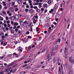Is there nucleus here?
<instances>
[{
    "label": "nucleus",
    "mask_w": 74,
    "mask_h": 74,
    "mask_svg": "<svg viewBox=\"0 0 74 74\" xmlns=\"http://www.w3.org/2000/svg\"><path fill=\"white\" fill-rule=\"evenodd\" d=\"M56 38V36H53V37L52 38V40H55Z\"/></svg>",
    "instance_id": "18"
},
{
    "label": "nucleus",
    "mask_w": 74,
    "mask_h": 74,
    "mask_svg": "<svg viewBox=\"0 0 74 74\" xmlns=\"http://www.w3.org/2000/svg\"><path fill=\"white\" fill-rule=\"evenodd\" d=\"M7 26L8 27H10L11 26V25H10V24H8L7 25Z\"/></svg>",
    "instance_id": "42"
},
{
    "label": "nucleus",
    "mask_w": 74,
    "mask_h": 74,
    "mask_svg": "<svg viewBox=\"0 0 74 74\" xmlns=\"http://www.w3.org/2000/svg\"><path fill=\"white\" fill-rule=\"evenodd\" d=\"M10 69L9 68H8V69H5V72H9V71H10Z\"/></svg>",
    "instance_id": "8"
},
{
    "label": "nucleus",
    "mask_w": 74,
    "mask_h": 74,
    "mask_svg": "<svg viewBox=\"0 0 74 74\" xmlns=\"http://www.w3.org/2000/svg\"><path fill=\"white\" fill-rule=\"evenodd\" d=\"M13 29V27H12L11 26L10 27V28H9V29L10 30H12V29Z\"/></svg>",
    "instance_id": "41"
},
{
    "label": "nucleus",
    "mask_w": 74,
    "mask_h": 74,
    "mask_svg": "<svg viewBox=\"0 0 74 74\" xmlns=\"http://www.w3.org/2000/svg\"><path fill=\"white\" fill-rule=\"evenodd\" d=\"M33 1H36V2H39V0H33Z\"/></svg>",
    "instance_id": "50"
},
{
    "label": "nucleus",
    "mask_w": 74,
    "mask_h": 74,
    "mask_svg": "<svg viewBox=\"0 0 74 74\" xmlns=\"http://www.w3.org/2000/svg\"><path fill=\"white\" fill-rule=\"evenodd\" d=\"M16 62L15 61H14V62H12V63H11V64H12V65H13V64H15V63Z\"/></svg>",
    "instance_id": "47"
},
{
    "label": "nucleus",
    "mask_w": 74,
    "mask_h": 74,
    "mask_svg": "<svg viewBox=\"0 0 74 74\" xmlns=\"http://www.w3.org/2000/svg\"><path fill=\"white\" fill-rule=\"evenodd\" d=\"M31 48H32V47L30 46L29 47H28V49L27 50V51H30V49H31Z\"/></svg>",
    "instance_id": "30"
},
{
    "label": "nucleus",
    "mask_w": 74,
    "mask_h": 74,
    "mask_svg": "<svg viewBox=\"0 0 74 74\" xmlns=\"http://www.w3.org/2000/svg\"><path fill=\"white\" fill-rule=\"evenodd\" d=\"M55 55V52H53L52 53V54H51V56H53V55Z\"/></svg>",
    "instance_id": "56"
},
{
    "label": "nucleus",
    "mask_w": 74,
    "mask_h": 74,
    "mask_svg": "<svg viewBox=\"0 0 74 74\" xmlns=\"http://www.w3.org/2000/svg\"><path fill=\"white\" fill-rule=\"evenodd\" d=\"M74 59H71V57H69V60L70 62H71V63H73V61H74Z\"/></svg>",
    "instance_id": "3"
},
{
    "label": "nucleus",
    "mask_w": 74,
    "mask_h": 74,
    "mask_svg": "<svg viewBox=\"0 0 74 74\" xmlns=\"http://www.w3.org/2000/svg\"><path fill=\"white\" fill-rule=\"evenodd\" d=\"M19 14H18V15H16L15 16V18L16 19H19Z\"/></svg>",
    "instance_id": "12"
},
{
    "label": "nucleus",
    "mask_w": 74,
    "mask_h": 74,
    "mask_svg": "<svg viewBox=\"0 0 74 74\" xmlns=\"http://www.w3.org/2000/svg\"><path fill=\"white\" fill-rule=\"evenodd\" d=\"M16 28V26H14L13 27V29H15Z\"/></svg>",
    "instance_id": "60"
},
{
    "label": "nucleus",
    "mask_w": 74,
    "mask_h": 74,
    "mask_svg": "<svg viewBox=\"0 0 74 74\" xmlns=\"http://www.w3.org/2000/svg\"><path fill=\"white\" fill-rule=\"evenodd\" d=\"M17 2L18 4H21L22 2V0H18L17 1Z\"/></svg>",
    "instance_id": "10"
},
{
    "label": "nucleus",
    "mask_w": 74,
    "mask_h": 74,
    "mask_svg": "<svg viewBox=\"0 0 74 74\" xmlns=\"http://www.w3.org/2000/svg\"><path fill=\"white\" fill-rule=\"evenodd\" d=\"M7 44V42H5L4 44L3 45V46H5Z\"/></svg>",
    "instance_id": "37"
},
{
    "label": "nucleus",
    "mask_w": 74,
    "mask_h": 74,
    "mask_svg": "<svg viewBox=\"0 0 74 74\" xmlns=\"http://www.w3.org/2000/svg\"><path fill=\"white\" fill-rule=\"evenodd\" d=\"M2 8H3L2 5H1V4H0V10H1Z\"/></svg>",
    "instance_id": "52"
},
{
    "label": "nucleus",
    "mask_w": 74,
    "mask_h": 74,
    "mask_svg": "<svg viewBox=\"0 0 74 74\" xmlns=\"http://www.w3.org/2000/svg\"><path fill=\"white\" fill-rule=\"evenodd\" d=\"M17 29H20V26L18 25L17 27Z\"/></svg>",
    "instance_id": "61"
},
{
    "label": "nucleus",
    "mask_w": 74,
    "mask_h": 74,
    "mask_svg": "<svg viewBox=\"0 0 74 74\" xmlns=\"http://www.w3.org/2000/svg\"><path fill=\"white\" fill-rule=\"evenodd\" d=\"M10 23V20H8L6 22V23H7V24H9V23Z\"/></svg>",
    "instance_id": "34"
},
{
    "label": "nucleus",
    "mask_w": 74,
    "mask_h": 74,
    "mask_svg": "<svg viewBox=\"0 0 74 74\" xmlns=\"http://www.w3.org/2000/svg\"><path fill=\"white\" fill-rule=\"evenodd\" d=\"M47 58L49 60V59H51V57L49 56V54H48L47 56Z\"/></svg>",
    "instance_id": "11"
},
{
    "label": "nucleus",
    "mask_w": 74,
    "mask_h": 74,
    "mask_svg": "<svg viewBox=\"0 0 74 74\" xmlns=\"http://www.w3.org/2000/svg\"><path fill=\"white\" fill-rule=\"evenodd\" d=\"M28 1L29 3H32V1L31 0H28Z\"/></svg>",
    "instance_id": "35"
},
{
    "label": "nucleus",
    "mask_w": 74,
    "mask_h": 74,
    "mask_svg": "<svg viewBox=\"0 0 74 74\" xmlns=\"http://www.w3.org/2000/svg\"><path fill=\"white\" fill-rule=\"evenodd\" d=\"M7 25L6 23H5L4 24V27H7Z\"/></svg>",
    "instance_id": "45"
},
{
    "label": "nucleus",
    "mask_w": 74,
    "mask_h": 74,
    "mask_svg": "<svg viewBox=\"0 0 74 74\" xmlns=\"http://www.w3.org/2000/svg\"><path fill=\"white\" fill-rule=\"evenodd\" d=\"M59 72H60L61 73H62V72H61V68L60 67L59 68Z\"/></svg>",
    "instance_id": "32"
},
{
    "label": "nucleus",
    "mask_w": 74,
    "mask_h": 74,
    "mask_svg": "<svg viewBox=\"0 0 74 74\" xmlns=\"http://www.w3.org/2000/svg\"><path fill=\"white\" fill-rule=\"evenodd\" d=\"M15 32H18V29L17 28H16L15 29Z\"/></svg>",
    "instance_id": "58"
},
{
    "label": "nucleus",
    "mask_w": 74,
    "mask_h": 74,
    "mask_svg": "<svg viewBox=\"0 0 74 74\" xmlns=\"http://www.w3.org/2000/svg\"><path fill=\"white\" fill-rule=\"evenodd\" d=\"M30 6H29V5H27L26 6V7L27 8H29Z\"/></svg>",
    "instance_id": "63"
},
{
    "label": "nucleus",
    "mask_w": 74,
    "mask_h": 74,
    "mask_svg": "<svg viewBox=\"0 0 74 74\" xmlns=\"http://www.w3.org/2000/svg\"><path fill=\"white\" fill-rule=\"evenodd\" d=\"M61 40L60 39H59L57 40V41L55 43V44H57V42L59 43L60 42Z\"/></svg>",
    "instance_id": "9"
},
{
    "label": "nucleus",
    "mask_w": 74,
    "mask_h": 74,
    "mask_svg": "<svg viewBox=\"0 0 74 74\" xmlns=\"http://www.w3.org/2000/svg\"><path fill=\"white\" fill-rule=\"evenodd\" d=\"M8 57H9V58H10V57H11V56H12V54L8 55Z\"/></svg>",
    "instance_id": "44"
},
{
    "label": "nucleus",
    "mask_w": 74,
    "mask_h": 74,
    "mask_svg": "<svg viewBox=\"0 0 74 74\" xmlns=\"http://www.w3.org/2000/svg\"><path fill=\"white\" fill-rule=\"evenodd\" d=\"M28 38H32V37L30 36H28Z\"/></svg>",
    "instance_id": "64"
},
{
    "label": "nucleus",
    "mask_w": 74,
    "mask_h": 74,
    "mask_svg": "<svg viewBox=\"0 0 74 74\" xmlns=\"http://www.w3.org/2000/svg\"><path fill=\"white\" fill-rule=\"evenodd\" d=\"M4 9H5V10H7V7L5 6L4 7Z\"/></svg>",
    "instance_id": "62"
},
{
    "label": "nucleus",
    "mask_w": 74,
    "mask_h": 74,
    "mask_svg": "<svg viewBox=\"0 0 74 74\" xmlns=\"http://www.w3.org/2000/svg\"><path fill=\"white\" fill-rule=\"evenodd\" d=\"M2 12V14H6V12L4 11H3Z\"/></svg>",
    "instance_id": "36"
},
{
    "label": "nucleus",
    "mask_w": 74,
    "mask_h": 74,
    "mask_svg": "<svg viewBox=\"0 0 74 74\" xmlns=\"http://www.w3.org/2000/svg\"><path fill=\"white\" fill-rule=\"evenodd\" d=\"M18 49L20 52H22L23 49L22 47H19L18 48Z\"/></svg>",
    "instance_id": "5"
},
{
    "label": "nucleus",
    "mask_w": 74,
    "mask_h": 74,
    "mask_svg": "<svg viewBox=\"0 0 74 74\" xmlns=\"http://www.w3.org/2000/svg\"><path fill=\"white\" fill-rule=\"evenodd\" d=\"M19 25V24L18 23L15 22L13 24L14 26H18Z\"/></svg>",
    "instance_id": "13"
},
{
    "label": "nucleus",
    "mask_w": 74,
    "mask_h": 74,
    "mask_svg": "<svg viewBox=\"0 0 74 74\" xmlns=\"http://www.w3.org/2000/svg\"><path fill=\"white\" fill-rule=\"evenodd\" d=\"M16 69H15L13 71V73H15L16 71Z\"/></svg>",
    "instance_id": "59"
},
{
    "label": "nucleus",
    "mask_w": 74,
    "mask_h": 74,
    "mask_svg": "<svg viewBox=\"0 0 74 74\" xmlns=\"http://www.w3.org/2000/svg\"><path fill=\"white\" fill-rule=\"evenodd\" d=\"M29 11L31 13H32L33 12V10L32 9H29Z\"/></svg>",
    "instance_id": "16"
},
{
    "label": "nucleus",
    "mask_w": 74,
    "mask_h": 74,
    "mask_svg": "<svg viewBox=\"0 0 74 74\" xmlns=\"http://www.w3.org/2000/svg\"><path fill=\"white\" fill-rule=\"evenodd\" d=\"M26 27H29V25H28V23H27L26 24Z\"/></svg>",
    "instance_id": "40"
},
{
    "label": "nucleus",
    "mask_w": 74,
    "mask_h": 74,
    "mask_svg": "<svg viewBox=\"0 0 74 74\" xmlns=\"http://www.w3.org/2000/svg\"><path fill=\"white\" fill-rule=\"evenodd\" d=\"M12 5H15V3L14 2H12Z\"/></svg>",
    "instance_id": "57"
},
{
    "label": "nucleus",
    "mask_w": 74,
    "mask_h": 74,
    "mask_svg": "<svg viewBox=\"0 0 74 74\" xmlns=\"http://www.w3.org/2000/svg\"><path fill=\"white\" fill-rule=\"evenodd\" d=\"M29 11V10L27 9H25V12H28V11Z\"/></svg>",
    "instance_id": "49"
},
{
    "label": "nucleus",
    "mask_w": 74,
    "mask_h": 74,
    "mask_svg": "<svg viewBox=\"0 0 74 74\" xmlns=\"http://www.w3.org/2000/svg\"><path fill=\"white\" fill-rule=\"evenodd\" d=\"M56 58H54L53 59V63H55V62H56Z\"/></svg>",
    "instance_id": "29"
},
{
    "label": "nucleus",
    "mask_w": 74,
    "mask_h": 74,
    "mask_svg": "<svg viewBox=\"0 0 74 74\" xmlns=\"http://www.w3.org/2000/svg\"><path fill=\"white\" fill-rule=\"evenodd\" d=\"M20 23L21 25H23V22L22 21V20H20Z\"/></svg>",
    "instance_id": "27"
},
{
    "label": "nucleus",
    "mask_w": 74,
    "mask_h": 74,
    "mask_svg": "<svg viewBox=\"0 0 74 74\" xmlns=\"http://www.w3.org/2000/svg\"><path fill=\"white\" fill-rule=\"evenodd\" d=\"M10 32L11 33H12V34L14 33H15V32L14 31L12 30H10Z\"/></svg>",
    "instance_id": "25"
},
{
    "label": "nucleus",
    "mask_w": 74,
    "mask_h": 74,
    "mask_svg": "<svg viewBox=\"0 0 74 74\" xmlns=\"http://www.w3.org/2000/svg\"><path fill=\"white\" fill-rule=\"evenodd\" d=\"M5 29L6 30H9V28L7 27H6L5 28Z\"/></svg>",
    "instance_id": "53"
},
{
    "label": "nucleus",
    "mask_w": 74,
    "mask_h": 74,
    "mask_svg": "<svg viewBox=\"0 0 74 74\" xmlns=\"http://www.w3.org/2000/svg\"><path fill=\"white\" fill-rule=\"evenodd\" d=\"M36 32H38L40 30V28L38 27H37L36 28Z\"/></svg>",
    "instance_id": "21"
},
{
    "label": "nucleus",
    "mask_w": 74,
    "mask_h": 74,
    "mask_svg": "<svg viewBox=\"0 0 74 74\" xmlns=\"http://www.w3.org/2000/svg\"><path fill=\"white\" fill-rule=\"evenodd\" d=\"M0 34L1 35V36H3V35H4V34H3V33H2V32H1L0 33Z\"/></svg>",
    "instance_id": "51"
},
{
    "label": "nucleus",
    "mask_w": 74,
    "mask_h": 74,
    "mask_svg": "<svg viewBox=\"0 0 74 74\" xmlns=\"http://www.w3.org/2000/svg\"><path fill=\"white\" fill-rule=\"evenodd\" d=\"M5 19L6 21H8L9 20V18L7 16H6Z\"/></svg>",
    "instance_id": "24"
},
{
    "label": "nucleus",
    "mask_w": 74,
    "mask_h": 74,
    "mask_svg": "<svg viewBox=\"0 0 74 74\" xmlns=\"http://www.w3.org/2000/svg\"><path fill=\"white\" fill-rule=\"evenodd\" d=\"M5 57V55H4L3 56L0 57V59H2L3 58H4Z\"/></svg>",
    "instance_id": "23"
},
{
    "label": "nucleus",
    "mask_w": 74,
    "mask_h": 74,
    "mask_svg": "<svg viewBox=\"0 0 74 74\" xmlns=\"http://www.w3.org/2000/svg\"><path fill=\"white\" fill-rule=\"evenodd\" d=\"M29 60L27 61H25L24 62V63H28V62H29Z\"/></svg>",
    "instance_id": "54"
},
{
    "label": "nucleus",
    "mask_w": 74,
    "mask_h": 74,
    "mask_svg": "<svg viewBox=\"0 0 74 74\" xmlns=\"http://www.w3.org/2000/svg\"><path fill=\"white\" fill-rule=\"evenodd\" d=\"M18 33L19 34L21 35L22 34V32H21L20 30H18Z\"/></svg>",
    "instance_id": "22"
},
{
    "label": "nucleus",
    "mask_w": 74,
    "mask_h": 74,
    "mask_svg": "<svg viewBox=\"0 0 74 74\" xmlns=\"http://www.w3.org/2000/svg\"><path fill=\"white\" fill-rule=\"evenodd\" d=\"M43 5L44 7H47V4H44Z\"/></svg>",
    "instance_id": "31"
},
{
    "label": "nucleus",
    "mask_w": 74,
    "mask_h": 74,
    "mask_svg": "<svg viewBox=\"0 0 74 74\" xmlns=\"http://www.w3.org/2000/svg\"><path fill=\"white\" fill-rule=\"evenodd\" d=\"M31 68V66H29L27 67L25 69H30V68Z\"/></svg>",
    "instance_id": "28"
},
{
    "label": "nucleus",
    "mask_w": 74,
    "mask_h": 74,
    "mask_svg": "<svg viewBox=\"0 0 74 74\" xmlns=\"http://www.w3.org/2000/svg\"><path fill=\"white\" fill-rule=\"evenodd\" d=\"M73 73V71L71 69H70L69 71V72L68 73V74H72Z\"/></svg>",
    "instance_id": "7"
},
{
    "label": "nucleus",
    "mask_w": 74,
    "mask_h": 74,
    "mask_svg": "<svg viewBox=\"0 0 74 74\" xmlns=\"http://www.w3.org/2000/svg\"><path fill=\"white\" fill-rule=\"evenodd\" d=\"M2 3L3 4V5L4 6H6V5H6V4L5 3V2L4 1H3L2 2Z\"/></svg>",
    "instance_id": "20"
},
{
    "label": "nucleus",
    "mask_w": 74,
    "mask_h": 74,
    "mask_svg": "<svg viewBox=\"0 0 74 74\" xmlns=\"http://www.w3.org/2000/svg\"><path fill=\"white\" fill-rule=\"evenodd\" d=\"M42 3H39V8H41L42 7Z\"/></svg>",
    "instance_id": "14"
},
{
    "label": "nucleus",
    "mask_w": 74,
    "mask_h": 74,
    "mask_svg": "<svg viewBox=\"0 0 74 74\" xmlns=\"http://www.w3.org/2000/svg\"><path fill=\"white\" fill-rule=\"evenodd\" d=\"M53 9H51V11H49V12L50 13V14L52 13V12H53Z\"/></svg>",
    "instance_id": "26"
},
{
    "label": "nucleus",
    "mask_w": 74,
    "mask_h": 74,
    "mask_svg": "<svg viewBox=\"0 0 74 74\" xmlns=\"http://www.w3.org/2000/svg\"><path fill=\"white\" fill-rule=\"evenodd\" d=\"M4 72H5V71H3L2 72H1L0 73V74H4Z\"/></svg>",
    "instance_id": "48"
},
{
    "label": "nucleus",
    "mask_w": 74,
    "mask_h": 74,
    "mask_svg": "<svg viewBox=\"0 0 74 74\" xmlns=\"http://www.w3.org/2000/svg\"><path fill=\"white\" fill-rule=\"evenodd\" d=\"M34 59V58L29 59L28 62H30L31 60H33Z\"/></svg>",
    "instance_id": "39"
},
{
    "label": "nucleus",
    "mask_w": 74,
    "mask_h": 74,
    "mask_svg": "<svg viewBox=\"0 0 74 74\" xmlns=\"http://www.w3.org/2000/svg\"><path fill=\"white\" fill-rule=\"evenodd\" d=\"M56 58L57 63H58L59 62V58L57 57Z\"/></svg>",
    "instance_id": "17"
},
{
    "label": "nucleus",
    "mask_w": 74,
    "mask_h": 74,
    "mask_svg": "<svg viewBox=\"0 0 74 74\" xmlns=\"http://www.w3.org/2000/svg\"><path fill=\"white\" fill-rule=\"evenodd\" d=\"M5 41V40L4 39H3L2 40H0V42H1V44L2 45H3L4 44V42Z\"/></svg>",
    "instance_id": "6"
},
{
    "label": "nucleus",
    "mask_w": 74,
    "mask_h": 74,
    "mask_svg": "<svg viewBox=\"0 0 74 74\" xmlns=\"http://www.w3.org/2000/svg\"><path fill=\"white\" fill-rule=\"evenodd\" d=\"M14 19H15V17H14V16H12L11 17V20L12 21H14Z\"/></svg>",
    "instance_id": "15"
},
{
    "label": "nucleus",
    "mask_w": 74,
    "mask_h": 74,
    "mask_svg": "<svg viewBox=\"0 0 74 74\" xmlns=\"http://www.w3.org/2000/svg\"><path fill=\"white\" fill-rule=\"evenodd\" d=\"M36 11L37 12H40V9H36Z\"/></svg>",
    "instance_id": "38"
},
{
    "label": "nucleus",
    "mask_w": 74,
    "mask_h": 74,
    "mask_svg": "<svg viewBox=\"0 0 74 74\" xmlns=\"http://www.w3.org/2000/svg\"><path fill=\"white\" fill-rule=\"evenodd\" d=\"M3 20L4 18H3V17H2V18L0 19V21H3Z\"/></svg>",
    "instance_id": "46"
},
{
    "label": "nucleus",
    "mask_w": 74,
    "mask_h": 74,
    "mask_svg": "<svg viewBox=\"0 0 74 74\" xmlns=\"http://www.w3.org/2000/svg\"><path fill=\"white\" fill-rule=\"evenodd\" d=\"M9 10L10 11H12V12H14V8L12 7H11L10 8H9Z\"/></svg>",
    "instance_id": "4"
},
{
    "label": "nucleus",
    "mask_w": 74,
    "mask_h": 74,
    "mask_svg": "<svg viewBox=\"0 0 74 74\" xmlns=\"http://www.w3.org/2000/svg\"><path fill=\"white\" fill-rule=\"evenodd\" d=\"M58 45H56L55 48V50H56V49L58 48Z\"/></svg>",
    "instance_id": "33"
},
{
    "label": "nucleus",
    "mask_w": 74,
    "mask_h": 74,
    "mask_svg": "<svg viewBox=\"0 0 74 74\" xmlns=\"http://www.w3.org/2000/svg\"><path fill=\"white\" fill-rule=\"evenodd\" d=\"M33 26V23H31L30 25V27H32ZM30 30L31 31L32 33L33 32V29H32V27H31V29Z\"/></svg>",
    "instance_id": "2"
},
{
    "label": "nucleus",
    "mask_w": 74,
    "mask_h": 74,
    "mask_svg": "<svg viewBox=\"0 0 74 74\" xmlns=\"http://www.w3.org/2000/svg\"><path fill=\"white\" fill-rule=\"evenodd\" d=\"M38 19V16L37 15H36L34 16L33 18V23L35 24L36 23V19Z\"/></svg>",
    "instance_id": "1"
},
{
    "label": "nucleus",
    "mask_w": 74,
    "mask_h": 74,
    "mask_svg": "<svg viewBox=\"0 0 74 74\" xmlns=\"http://www.w3.org/2000/svg\"><path fill=\"white\" fill-rule=\"evenodd\" d=\"M51 2H52V1H49L48 2V4H50V3H51Z\"/></svg>",
    "instance_id": "43"
},
{
    "label": "nucleus",
    "mask_w": 74,
    "mask_h": 74,
    "mask_svg": "<svg viewBox=\"0 0 74 74\" xmlns=\"http://www.w3.org/2000/svg\"><path fill=\"white\" fill-rule=\"evenodd\" d=\"M47 48H46L45 49H43V50H42V51H41V53H43V52H45V51H47Z\"/></svg>",
    "instance_id": "19"
},
{
    "label": "nucleus",
    "mask_w": 74,
    "mask_h": 74,
    "mask_svg": "<svg viewBox=\"0 0 74 74\" xmlns=\"http://www.w3.org/2000/svg\"><path fill=\"white\" fill-rule=\"evenodd\" d=\"M29 33H30V32H29L28 31L26 32V34H29Z\"/></svg>",
    "instance_id": "55"
}]
</instances>
